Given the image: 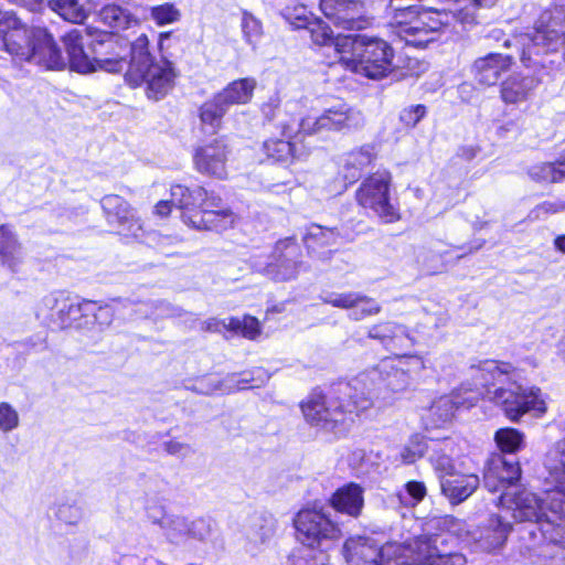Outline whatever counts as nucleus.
I'll return each instance as SVG.
<instances>
[{"label":"nucleus","mask_w":565,"mask_h":565,"mask_svg":"<svg viewBox=\"0 0 565 565\" xmlns=\"http://www.w3.org/2000/svg\"><path fill=\"white\" fill-rule=\"evenodd\" d=\"M482 379L488 385L487 396L511 422H519L526 413L541 416L546 412L540 388L523 387L518 383L516 370L505 362L483 361L479 365Z\"/></svg>","instance_id":"obj_1"},{"label":"nucleus","mask_w":565,"mask_h":565,"mask_svg":"<svg viewBox=\"0 0 565 565\" xmlns=\"http://www.w3.org/2000/svg\"><path fill=\"white\" fill-rule=\"evenodd\" d=\"M335 52L348 70L367 78L380 79L393 71L394 51L380 39L362 35L340 38L335 42Z\"/></svg>","instance_id":"obj_2"},{"label":"nucleus","mask_w":565,"mask_h":565,"mask_svg":"<svg viewBox=\"0 0 565 565\" xmlns=\"http://www.w3.org/2000/svg\"><path fill=\"white\" fill-rule=\"evenodd\" d=\"M386 18L401 39L418 47H425L435 41L444 28L449 25V15L445 12L418 11L415 6H404L395 1L387 4Z\"/></svg>","instance_id":"obj_3"},{"label":"nucleus","mask_w":565,"mask_h":565,"mask_svg":"<svg viewBox=\"0 0 565 565\" xmlns=\"http://www.w3.org/2000/svg\"><path fill=\"white\" fill-rule=\"evenodd\" d=\"M294 523L297 540L311 548H327L342 536L341 529L322 510H300Z\"/></svg>","instance_id":"obj_4"},{"label":"nucleus","mask_w":565,"mask_h":565,"mask_svg":"<svg viewBox=\"0 0 565 565\" xmlns=\"http://www.w3.org/2000/svg\"><path fill=\"white\" fill-rule=\"evenodd\" d=\"M499 503L512 512V518L515 521L541 522L545 520L559 525V522L565 520V513L556 515L550 509V504L546 502V487H544L543 497H537L527 490H521L518 493L505 492L500 497Z\"/></svg>","instance_id":"obj_5"},{"label":"nucleus","mask_w":565,"mask_h":565,"mask_svg":"<svg viewBox=\"0 0 565 565\" xmlns=\"http://www.w3.org/2000/svg\"><path fill=\"white\" fill-rule=\"evenodd\" d=\"M301 411L307 422L326 429H333L353 416V407L347 399L316 392L301 403Z\"/></svg>","instance_id":"obj_6"},{"label":"nucleus","mask_w":565,"mask_h":565,"mask_svg":"<svg viewBox=\"0 0 565 565\" xmlns=\"http://www.w3.org/2000/svg\"><path fill=\"white\" fill-rule=\"evenodd\" d=\"M391 183L392 175L388 171H377L361 183L355 194L362 207L373 211L386 223L398 218L397 210L391 203Z\"/></svg>","instance_id":"obj_7"},{"label":"nucleus","mask_w":565,"mask_h":565,"mask_svg":"<svg viewBox=\"0 0 565 565\" xmlns=\"http://www.w3.org/2000/svg\"><path fill=\"white\" fill-rule=\"evenodd\" d=\"M409 547L398 543L383 546L371 537L358 536L345 541L343 554L348 565H385L391 559L405 556Z\"/></svg>","instance_id":"obj_8"},{"label":"nucleus","mask_w":565,"mask_h":565,"mask_svg":"<svg viewBox=\"0 0 565 565\" xmlns=\"http://www.w3.org/2000/svg\"><path fill=\"white\" fill-rule=\"evenodd\" d=\"M544 487H546V502L553 514L565 513V438L555 443L545 454Z\"/></svg>","instance_id":"obj_9"},{"label":"nucleus","mask_w":565,"mask_h":565,"mask_svg":"<svg viewBox=\"0 0 565 565\" xmlns=\"http://www.w3.org/2000/svg\"><path fill=\"white\" fill-rule=\"evenodd\" d=\"M364 116L361 111L340 104L328 108L319 117H307L299 122V131L306 135L321 131H351L363 127Z\"/></svg>","instance_id":"obj_10"},{"label":"nucleus","mask_w":565,"mask_h":565,"mask_svg":"<svg viewBox=\"0 0 565 565\" xmlns=\"http://www.w3.org/2000/svg\"><path fill=\"white\" fill-rule=\"evenodd\" d=\"M63 42L68 55L70 67L81 74H88L97 70L118 73L126 66L124 58H89L84 52L82 32L77 29L67 32L63 36Z\"/></svg>","instance_id":"obj_11"},{"label":"nucleus","mask_w":565,"mask_h":565,"mask_svg":"<svg viewBox=\"0 0 565 565\" xmlns=\"http://www.w3.org/2000/svg\"><path fill=\"white\" fill-rule=\"evenodd\" d=\"M382 379L380 365H377L359 374L349 385H345V390L350 391L345 393L350 397L347 401L351 403L353 414L370 409L376 399H387Z\"/></svg>","instance_id":"obj_12"},{"label":"nucleus","mask_w":565,"mask_h":565,"mask_svg":"<svg viewBox=\"0 0 565 565\" xmlns=\"http://www.w3.org/2000/svg\"><path fill=\"white\" fill-rule=\"evenodd\" d=\"M300 246L292 237H286L276 243L270 260L259 270L276 281H286L297 277L300 268Z\"/></svg>","instance_id":"obj_13"},{"label":"nucleus","mask_w":565,"mask_h":565,"mask_svg":"<svg viewBox=\"0 0 565 565\" xmlns=\"http://www.w3.org/2000/svg\"><path fill=\"white\" fill-rule=\"evenodd\" d=\"M140 78L131 73H126V81L132 86L146 85V94L149 98L159 100L173 87L175 72L167 60L150 62L140 70Z\"/></svg>","instance_id":"obj_14"},{"label":"nucleus","mask_w":565,"mask_h":565,"mask_svg":"<svg viewBox=\"0 0 565 565\" xmlns=\"http://www.w3.org/2000/svg\"><path fill=\"white\" fill-rule=\"evenodd\" d=\"M320 9L335 26L344 30H362L371 23L362 0H320Z\"/></svg>","instance_id":"obj_15"},{"label":"nucleus","mask_w":565,"mask_h":565,"mask_svg":"<svg viewBox=\"0 0 565 565\" xmlns=\"http://www.w3.org/2000/svg\"><path fill=\"white\" fill-rule=\"evenodd\" d=\"M39 28L29 29L17 18L0 22V50H4L17 62H26L32 54L34 33Z\"/></svg>","instance_id":"obj_16"},{"label":"nucleus","mask_w":565,"mask_h":565,"mask_svg":"<svg viewBox=\"0 0 565 565\" xmlns=\"http://www.w3.org/2000/svg\"><path fill=\"white\" fill-rule=\"evenodd\" d=\"M100 203L108 224L114 226L120 235L135 238L143 236L142 223L125 199L117 194H108L102 199Z\"/></svg>","instance_id":"obj_17"},{"label":"nucleus","mask_w":565,"mask_h":565,"mask_svg":"<svg viewBox=\"0 0 565 565\" xmlns=\"http://www.w3.org/2000/svg\"><path fill=\"white\" fill-rule=\"evenodd\" d=\"M230 153V147L223 139H214L195 149L194 167L202 174L225 179L227 177Z\"/></svg>","instance_id":"obj_18"},{"label":"nucleus","mask_w":565,"mask_h":565,"mask_svg":"<svg viewBox=\"0 0 565 565\" xmlns=\"http://www.w3.org/2000/svg\"><path fill=\"white\" fill-rule=\"evenodd\" d=\"M90 305H93V302L89 300L75 303L62 294H51L42 299L39 311L46 316L58 328L64 329L71 327L81 311H87Z\"/></svg>","instance_id":"obj_19"},{"label":"nucleus","mask_w":565,"mask_h":565,"mask_svg":"<svg viewBox=\"0 0 565 565\" xmlns=\"http://www.w3.org/2000/svg\"><path fill=\"white\" fill-rule=\"evenodd\" d=\"M322 300L332 307L352 310L349 317L355 321L375 316L381 311V306L374 299L356 291L329 292Z\"/></svg>","instance_id":"obj_20"},{"label":"nucleus","mask_w":565,"mask_h":565,"mask_svg":"<svg viewBox=\"0 0 565 565\" xmlns=\"http://www.w3.org/2000/svg\"><path fill=\"white\" fill-rule=\"evenodd\" d=\"M32 54L26 62L42 66L46 70H62L66 65L60 49L52 35L44 29H38L34 33Z\"/></svg>","instance_id":"obj_21"},{"label":"nucleus","mask_w":565,"mask_h":565,"mask_svg":"<svg viewBox=\"0 0 565 565\" xmlns=\"http://www.w3.org/2000/svg\"><path fill=\"white\" fill-rule=\"evenodd\" d=\"M172 204L178 209L182 210V218L200 212L205 205L217 206L218 198L209 196L206 190L203 186L194 185L188 188L182 184H175L171 186Z\"/></svg>","instance_id":"obj_22"},{"label":"nucleus","mask_w":565,"mask_h":565,"mask_svg":"<svg viewBox=\"0 0 565 565\" xmlns=\"http://www.w3.org/2000/svg\"><path fill=\"white\" fill-rule=\"evenodd\" d=\"M409 551L405 554H415L416 564L402 562L397 565H463L465 558L461 554L440 555L437 553L436 540L419 539L414 546L408 545ZM404 558V556L402 557Z\"/></svg>","instance_id":"obj_23"},{"label":"nucleus","mask_w":565,"mask_h":565,"mask_svg":"<svg viewBox=\"0 0 565 565\" xmlns=\"http://www.w3.org/2000/svg\"><path fill=\"white\" fill-rule=\"evenodd\" d=\"M217 206L205 205L200 212L184 216V223L196 230L224 231L235 223V215L228 209L215 210Z\"/></svg>","instance_id":"obj_24"},{"label":"nucleus","mask_w":565,"mask_h":565,"mask_svg":"<svg viewBox=\"0 0 565 565\" xmlns=\"http://www.w3.org/2000/svg\"><path fill=\"white\" fill-rule=\"evenodd\" d=\"M521 476V468L518 461H509L502 457L490 461L484 472V487L495 492L507 484L518 481Z\"/></svg>","instance_id":"obj_25"},{"label":"nucleus","mask_w":565,"mask_h":565,"mask_svg":"<svg viewBox=\"0 0 565 565\" xmlns=\"http://www.w3.org/2000/svg\"><path fill=\"white\" fill-rule=\"evenodd\" d=\"M452 478L441 479L440 488L443 494L452 504H459L467 500L479 487V477L475 473L456 475Z\"/></svg>","instance_id":"obj_26"},{"label":"nucleus","mask_w":565,"mask_h":565,"mask_svg":"<svg viewBox=\"0 0 565 565\" xmlns=\"http://www.w3.org/2000/svg\"><path fill=\"white\" fill-rule=\"evenodd\" d=\"M511 65V57L498 53H490L476 60L473 64L475 75L479 83L493 85L502 72Z\"/></svg>","instance_id":"obj_27"},{"label":"nucleus","mask_w":565,"mask_h":565,"mask_svg":"<svg viewBox=\"0 0 565 565\" xmlns=\"http://www.w3.org/2000/svg\"><path fill=\"white\" fill-rule=\"evenodd\" d=\"M504 516L492 515L480 529L478 541L484 550L491 551L501 547L512 526Z\"/></svg>","instance_id":"obj_28"},{"label":"nucleus","mask_w":565,"mask_h":565,"mask_svg":"<svg viewBox=\"0 0 565 565\" xmlns=\"http://www.w3.org/2000/svg\"><path fill=\"white\" fill-rule=\"evenodd\" d=\"M536 86L537 81L533 76L514 74L501 84V97L508 104L522 103L529 98Z\"/></svg>","instance_id":"obj_29"},{"label":"nucleus","mask_w":565,"mask_h":565,"mask_svg":"<svg viewBox=\"0 0 565 565\" xmlns=\"http://www.w3.org/2000/svg\"><path fill=\"white\" fill-rule=\"evenodd\" d=\"M49 8L65 21L83 23L95 6L92 0H50Z\"/></svg>","instance_id":"obj_30"},{"label":"nucleus","mask_w":565,"mask_h":565,"mask_svg":"<svg viewBox=\"0 0 565 565\" xmlns=\"http://www.w3.org/2000/svg\"><path fill=\"white\" fill-rule=\"evenodd\" d=\"M333 508L351 516H358L363 508V490L360 486L350 483L340 488L332 497Z\"/></svg>","instance_id":"obj_31"},{"label":"nucleus","mask_w":565,"mask_h":565,"mask_svg":"<svg viewBox=\"0 0 565 565\" xmlns=\"http://www.w3.org/2000/svg\"><path fill=\"white\" fill-rule=\"evenodd\" d=\"M375 159L373 147L363 146L347 153L341 162L343 178L347 182H354L361 171L369 167Z\"/></svg>","instance_id":"obj_32"},{"label":"nucleus","mask_w":565,"mask_h":565,"mask_svg":"<svg viewBox=\"0 0 565 565\" xmlns=\"http://www.w3.org/2000/svg\"><path fill=\"white\" fill-rule=\"evenodd\" d=\"M256 81L250 77L231 82L216 95L228 108L234 105H245L253 98Z\"/></svg>","instance_id":"obj_33"},{"label":"nucleus","mask_w":565,"mask_h":565,"mask_svg":"<svg viewBox=\"0 0 565 565\" xmlns=\"http://www.w3.org/2000/svg\"><path fill=\"white\" fill-rule=\"evenodd\" d=\"M380 370L383 376V387L387 399L392 394L405 392L411 384V376L406 374V369L403 365L391 364L390 361L383 360L380 364Z\"/></svg>","instance_id":"obj_34"},{"label":"nucleus","mask_w":565,"mask_h":565,"mask_svg":"<svg viewBox=\"0 0 565 565\" xmlns=\"http://www.w3.org/2000/svg\"><path fill=\"white\" fill-rule=\"evenodd\" d=\"M452 454V441L451 440H431L429 451V462L434 467L435 471L439 475L440 480L445 479V476H452L455 466L451 458Z\"/></svg>","instance_id":"obj_35"},{"label":"nucleus","mask_w":565,"mask_h":565,"mask_svg":"<svg viewBox=\"0 0 565 565\" xmlns=\"http://www.w3.org/2000/svg\"><path fill=\"white\" fill-rule=\"evenodd\" d=\"M99 15L104 24L116 31L128 29L138 22L127 9L117 4L105 6Z\"/></svg>","instance_id":"obj_36"},{"label":"nucleus","mask_w":565,"mask_h":565,"mask_svg":"<svg viewBox=\"0 0 565 565\" xmlns=\"http://www.w3.org/2000/svg\"><path fill=\"white\" fill-rule=\"evenodd\" d=\"M0 255L2 260L14 270L15 266L22 259V250L20 245L17 243L12 231L7 225L0 226Z\"/></svg>","instance_id":"obj_37"},{"label":"nucleus","mask_w":565,"mask_h":565,"mask_svg":"<svg viewBox=\"0 0 565 565\" xmlns=\"http://www.w3.org/2000/svg\"><path fill=\"white\" fill-rule=\"evenodd\" d=\"M529 175L536 182H559L565 179V159L535 164L530 168Z\"/></svg>","instance_id":"obj_38"},{"label":"nucleus","mask_w":565,"mask_h":565,"mask_svg":"<svg viewBox=\"0 0 565 565\" xmlns=\"http://www.w3.org/2000/svg\"><path fill=\"white\" fill-rule=\"evenodd\" d=\"M149 40L141 34L131 45V61L126 73H131L140 78V70L145 68L153 58L148 51Z\"/></svg>","instance_id":"obj_39"},{"label":"nucleus","mask_w":565,"mask_h":565,"mask_svg":"<svg viewBox=\"0 0 565 565\" xmlns=\"http://www.w3.org/2000/svg\"><path fill=\"white\" fill-rule=\"evenodd\" d=\"M228 107L218 100L215 94L213 98L203 103L200 107V119L203 125L210 126L213 130L220 128L224 115L227 113Z\"/></svg>","instance_id":"obj_40"},{"label":"nucleus","mask_w":565,"mask_h":565,"mask_svg":"<svg viewBox=\"0 0 565 565\" xmlns=\"http://www.w3.org/2000/svg\"><path fill=\"white\" fill-rule=\"evenodd\" d=\"M461 404L462 403L452 395L441 396L436 399L429 409L430 415L435 418V425L439 426L449 422Z\"/></svg>","instance_id":"obj_41"},{"label":"nucleus","mask_w":565,"mask_h":565,"mask_svg":"<svg viewBox=\"0 0 565 565\" xmlns=\"http://www.w3.org/2000/svg\"><path fill=\"white\" fill-rule=\"evenodd\" d=\"M276 521L271 516H255L248 531V539L255 544L265 543L274 536Z\"/></svg>","instance_id":"obj_42"},{"label":"nucleus","mask_w":565,"mask_h":565,"mask_svg":"<svg viewBox=\"0 0 565 565\" xmlns=\"http://www.w3.org/2000/svg\"><path fill=\"white\" fill-rule=\"evenodd\" d=\"M367 334L371 339L380 340L387 344L399 337H407V330L401 324L387 321L372 326Z\"/></svg>","instance_id":"obj_43"},{"label":"nucleus","mask_w":565,"mask_h":565,"mask_svg":"<svg viewBox=\"0 0 565 565\" xmlns=\"http://www.w3.org/2000/svg\"><path fill=\"white\" fill-rule=\"evenodd\" d=\"M494 440L502 451L513 454L523 447L524 434L514 428H501L495 433Z\"/></svg>","instance_id":"obj_44"},{"label":"nucleus","mask_w":565,"mask_h":565,"mask_svg":"<svg viewBox=\"0 0 565 565\" xmlns=\"http://www.w3.org/2000/svg\"><path fill=\"white\" fill-rule=\"evenodd\" d=\"M228 330L239 332L243 337L255 340L262 332L259 321L252 316H244L243 318L231 317L228 318Z\"/></svg>","instance_id":"obj_45"},{"label":"nucleus","mask_w":565,"mask_h":565,"mask_svg":"<svg viewBox=\"0 0 565 565\" xmlns=\"http://www.w3.org/2000/svg\"><path fill=\"white\" fill-rule=\"evenodd\" d=\"M242 33L245 42L253 49L263 38L262 22L249 13H244L241 22Z\"/></svg>","instance_id":"obj_46"},{"label":"nucleus","mask_w":565,"mask_h":565,"mask_svg":"<svg viewBox=\"0 0 565 565\" xmlns=\"http://www.w3.org/2000/svg\"><path fill=\"white\" fill-rule=\"evenodd\" d=\"M426 451H430V443L428 444L424 437L415 435L405 445L401 457L405 463H413L422 458Z\"/></svg>","instance_id":"obj_47"},{"label":"nucleus","mask_w":565,"mask_h":565,"mask_svg":"<svg viewBox=\"0 0 565 565\" xmlns=\"http://www.w3.org/2000/svg\"><path fill=\"white\" fill-rule=\"evenodd\" d=\"M181 12L173 3H163L150 8V19L157 25L171 24L180 20Z\"/></svg>","instance_id":"obj_48"},{"label":"nucleus","mask_w":565,"mask_h":565,"mask_svg":"<svg viewBox=\"0 0 565 565\" xmlns=\"http://www.w3.org/2000/svg\"><path fill=\"white\" fill-rule=\"evenodd\" d=\"M263 148L267 157L275 161L288 160L294 151L291 142L282 139L266 140Z\"/></svg>","instance_id":"obj_49"},{"label":"nucleus","mask_w":565,"mask_h":565,"mask_svg":"<svg viewBox=\"0 0 565 565\" xmlns=\"http://www.w3.org/2000/svg\"><path fill=\"white\" fill-rule=\"evenodd\" d=\"M20 425L18 411L8 402L0 403V431L10 433Z\"/></svg>","instance_id":"obj_50"},{"label":"nucleus","mask_w":565,"mask_h":565,"mask_svg":"<svg viewBox=\"0 0 565 565\" xmlns=\"http://www.w3.org/2000/svg\"><path fill=\"white\" fill-rule=\"evenodd\" d=\"M310 34L312 41L318 45H333L340 38H347L348 35L333 36L332 30L329 25L323 23H316L310 28Z\"/></svg>","instance_id":"obj_51"},{"label":"nucleus","mask_w":565,"mask_h":565,"mask_svg":"<svg viewBox=\"0 0 565 565\" xmlns=\"http://www.w3.org/2000/svg\"><path fill=\"white\" fill-rule=\"evenodd\" d=\"M385 361H390L391 364H401L403 369H406V374L411 376L412 373L420 372L424 369V361L420 356L415 354L409 355H398L395 358L385 359Z\"/></svg>","instance_id":"obj_52"},{"label":"nucleus","mask_w":565,"mask_h":565,"mask_svg":"<svg viewBox=\"0 0 565 565\" xmlns=\"http://www.w3.org/2000/svg\"><path fill=\"white\" fill-rule=\"evenodd\" d=\"M564 209L563 204L545 201L532 209L527 215L531 221H539L547 217L550 214H556Z\"/></svg>","instance_id":"obj_53"},{"label":"nucleus","mask_w":565,"mask_h":565,"mask_svg":"<svg viewBox=\"0 0 565 565\" xmlns=\"http://www.w3.org/2000/svg\"><path fill=\"white\" fill-rule=\"evenodd\" d=\"M405 490H406L409 501L407 499H405L404 497L399 495L401 501L405 504H417L425 498V495L427 493L426 486L424 484V482H420V481L407 482L405 484Z\"/></svg>","instance_id":"obj_54"},{"label":"nucleus","mask_w":565,"mask_h":565,"mask_svg":"<svg viewBox=\"0 0 565 565\" xmlns=\"http://www.w3.org/2000/svg\"><path fill=\"white\" fill-rule=\"evenodd\" d=\"M425 115L426 107L424 105L409 106L402 110L401 120L407 127H415Z\"/></svg>","instance_id":"obj_55"},{"label":"nucleus","mask_w":565,"mask_h":565,"mask_svg":"<svg viewBox=\"0 0 565 565\" xmlns=\"http://www.w3.org/2000/svg\"><path fill=\"white\" fill-rule=\"evenodd\" d=\"M114 318V309L109 305L99 306L95 312L96 321L102 326H109Z\"/></svg>","instance_id":"obj_56"},{"label":"nucleus","mask_w":565,"mask_h":565,"mask_svg":"<svg viewBox=\"0 0 565 565\" xmlns=\"http://www.w3.org/2000/svg\"><path fill=\"white\" fill-rule=\"evenodd\" d=\"M164 450L173 456H184L189 450V445L178 441V440H169L163 444Z\"/></svg>","instance_id":"obj_57"},{"label":"nucleus","mask_w":565,"mask_h":565,"mask_svg":"<svg viewBox=\"0 0 565 565\" xmlns=\"http://www.w3.org/2000/svg\"><path fill=\"white\" fill-rule=\"evenodd\" d=\"M228 318L227 319H223V320H218L216 318H211L204 322H202V330H205V331H213V332H218L221 331L222 329H227L228 330Z\"/></svg>","instance_id":"obj_58"},{"label":"nucleus","mask_w":565,"mask_h":565,"mask_svg":"<svg viewBox=\"0 0 565 565\" xmlns=\"http://www.w3.org/2000/svg\"><path fill=\"white\" fill-rule=\"evenodd\" d=\"M278 107H279L278 97H270L269 100L263 105L262 111L268 120H271L275 118L276 110L278 109Z\"/></svg>","instance_id":"obj_59"},{"label":"nucleus","mask_w":565,"mask_h":565,"mask_svg":"<svg viewBox=\"0 0 565 565\" xmlns=\"http://www.w3.org/2000/svg\"><path fill=\"white\" fill-rule=\"evenodd\" d=\"M67 510H71V507H61L58 509V518L61 520L68 523H74L81 518V511L78 508H74V515L70 518L66 515Z\"/></svg>","instance_id":"obj_60"},{"label":"nucleus","mask_w":565,"mask_h":565,"mask_svg":"<svg viewBox=\"0 0 565 565\" xmlns=\"http://www.w3.org/2000/svg\"><path fill=\"white\" fill-rule=\"evenodd\" d=\"M172 199L170 201H160L154 207V212L159 216H167L171 212Z\"/></svg>","instance_id":"obj_61"},{"label":"nucleus","mask_w":565,"mask_h":565,"mask_svg":"<svg viewBox=\"0 0 565 565\" xmlns=\"http://www.w3.org/2000/svg\"><path fill=\"white\" fill-rule=\"evenodd\" d=\"M555 247L565 253V235L557 236L554 241Z\"/></svg>","instance_id":"obj_62"},{"label":"nucleus","mask_w":565,"mask_h":565,"mask_svg":"<svg viewBox=\"0 0 565 565\" xmlns=\"http://www.w3.org/2000/svg\"><path fill=\"white\" fill-rule=\"evenodd\" d=\"M477 6H491L494 0H472Z\"/></svg>","instance_id":"obj_63"},{"label":"nucleus","mask_w":565,"mask_h":565,"mask_svg":"<svg viewBox=\"0 0 565 565\" xmlns=\"http://www.w3.org/2000/svg\"><path fill=\"white\" fill-rule=\"evenodd\" d=\"M559 356H561L562 361L565 363V341L562 342V344H561Z\"/></svg>","instance_id":"obj_64"}]
</instances>
